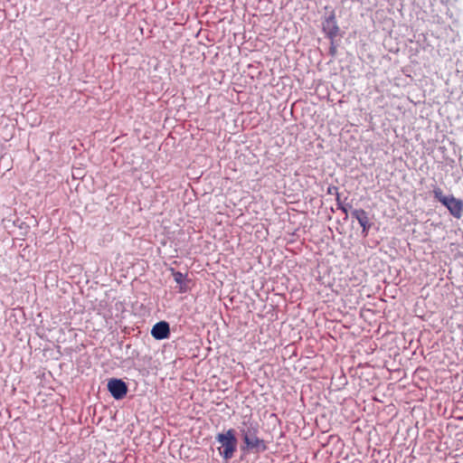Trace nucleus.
<instances>
[{"instance_id": "obj_1", "label": "nucleus", "mask_w": 463, "mask_h": 463, "mask_svg": "<svg viewBox=\"0 0 463 463\" xmlns=\"http://www.w3.org/2000/svg\"><path fill=\"white\" fill-rule=\"evenodd\" d=\"M241 437L244 442L241 446L242 450H255L256 452H262L267 449L265 441L259 438L260 427L254 421H243L239 427Z\"/></svg>"}, {"instance_id": "obj_2", "label": "nucleus", "mask_w": 463, "mask_h": 463, "mask_svg": "<svg viewBox=\"0 0 463 463\" xmlns=\"http://www.w3.org/2000/svg\"><path fill=\"white\" fill-rule=\"evenodd\" d=\"M215 440L220 444L218 448L220 456L226 461L233 458L237 450L238 439L233 429L218 433Z\"/></svg>"}, {"instance_id": "obj_3", "label": "nucleus", "mask_w": 463, "mask_h": 463, "mask_svg": "<svg viewBox=\"0 0 463 463\" xmlns=\"http://www.w3.org/2000/svg\"><path fill=\"white\" fill-rule=\"evenodd\" d=\"M108 390L115 400L123 399L128 392L127 383L118 378H112L108 382Z\"/></svg>"}, {"instance_id": "obj_4", "label": "nucleus", "mask_w": 463, "mask_h": 463, "mask_svg": "<svg viewBox=\"0 0 463 463\" xmlns=\"http://www.w3.org/2000/svg\"><path fill=\"white\" fill-rule=\"evenodd\" d=\"M442 204L448 208L450 214L455 218H461L463 213V203L461 200L457 199L454 196H449L446 201L442 200Z\"/></svg>"}, {"instance_id": "obj_5", "label": "nucleus", "mask_w": 463, "mask_h": 463, "mask_svg": "<svg viewBox=\"0 0 463 463\" xmlns=\"http://www.w3.org/2000/svg\"><path fill=\"white\" fill-rule=\"evenodd\" d=\"M151 335L156 340L167 339L170 336V326L166 321H159L156 323L151 329Z\"/></svg>"}, {"instance_id": "obj_6", "label": "nucleus", "mask_w": 463, "mask_h": 463, "mask_svg": "<svg viewBox=\"0 0 463 463\" xmlns=\"http://www.w3.org/2000/svg\"><path fill=\"white\" fill-rule=\"evenodd\" d=\"M352 215L358 221L359 224L363 228V232L366 234L371 228V222L367 213L364 209H355L353 211Z\"/></svg>"}, {"instance_id": "obj_7", "label": "nucleus", "mask_w": 463, "mask_h": 463, "mask_svg": "<svg viewBox=\"0 0 463 463\" xmlns=\"http://www.w3.org/2000/svg\"><path fill=\"white\" fill-rule=\"evenodd\" d=\"M324 30L327 32L330 37H335L338 33V26L336 24V21L335 15L332 14L328 18L326 19L324 24Z\"/></svg>"}, {"instance_id": "obj_8", "label": "nucleus", "mask_w": 463, "mask_h": 463, "mask_svg": "<svg viewBox=\"0 0 463 463\" xmlns=\"http://www.w3.org/2000/svg\"><path fill=\"white\" fill-rule=\"evenodd\" d=\"M174 278L175 282L179 285L178 291L180 293H185L189 290V280L185 279V277L181 272H175Z\"/></svg>"}, {"instance_id": "obj_9", "label": "nucleus", "mask_w": 463, "mask_h": 463, "mask_svg": "<svg viewBox=\"0 0 463 463\" xmlns=\"http://www.w3.org/2000/svg\"><path fill=\"white\" fill-rule=\"evenodd\" d=\"M433 194H434V197L442 203V200L446 201L449 197L448 196H445L443 195V192L441 190V188L436 186L434 187L433 189Z\"/></svg>"}, {"instance_id": "obj_10", "label": "nucleus", "mask_w": 463, "mask_h": 463, "mask_svg": "<svg viewBox=\"0 0 463 463\" xmlns=\"http://www.w3.org/2000/svg\"><path fill=\"white\" fill-rule=\"evenodd\" d=\"M336 201H337L338 209L342 210L343 213H345L346 214L347 213V209H346L345 206L341 204L340 198H339L338 194H337V197H336Z\"/></svg>"}, {"instance_id": "obj_11", "label": "nucleus", "mask_w": 463, "mask_h": 463, "mask_svg": "<svg viewBox=\"0 0 463 463\" xmlns=\"http://www.w3.org/2000/svg\"><path fill=\"white\" fill-rule=\"evenodd\" d=\"M325 264H326V262H318L317 269L324 268L326 266Z\"/></svg>"}, {"instance_id": "obj_12", "label": "nucleus", "mask_w": 463, "mask_h": 463, "mask_svg": "<svg viewBox=\"0 0 463 463\" xmlns=\"http://www.w3.org/2000/svg\"><path fill=\"white\" fill-rule=\"evenodd\" d=\"M333 190L337 191V188L336 187H329L328 190H327L328 194H332Z\"/></svg>"}]
</instances>
